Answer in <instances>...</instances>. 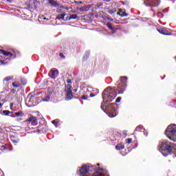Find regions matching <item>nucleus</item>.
Masks as SVG:
<instances>
[{"label": "nucleus", "mask_w": 176, "mask_h": 176, "mask_svg": "<svg viewBox=\"0 0 176 176\" xmlns=\"http://www.w3.org/2000/svg\"><path fill=\"white\" fill-rule=\"evenodd\" d=\"M90 8H91V6L87 5V6H83L80 8H77L76 10L78 12V13L82 14L86 12H89V10H90Z\"/></svg>", "instance_id": "9d476101"}, {"label": "nucleus", "mask_w": 176, "mask_h": 176, "mask_svg": "<svg viewBox=\"0 0 176 176\" xmlns=\"http://www.w3.org/2000/svg\"><path fill=\"white\" fill-rule=\"evenodd\" d=\"M8 2H10V1H12V0H7Z\"/></svg>", "instance_id": "a18cd8bd"}, {"label": "nucleus", "mask_w": 176, "mask_h": 176, "mask_svg": "<svg viewBox=\"0 0 176 176\" xmlns=\"http://www.w3.org/2000/svg\"><path fill=\"white\" fill-rule=\"evenodd\" d=\"M74 3H76V5H80V3H82V2L74 1Z\"/></svg>", "instance_id": "f704fd0d"}, {"label": "nucleus", "mask_w": 176, "mask_h": 176, "mask_svg": "<svg viewBox=\"0 0 176 176\" xmlns=\"http://www.w3.org/2000/svg\"><path fill=\"white\" fill-rule=\"evenodd\" d=\"M12 94H16V89H12Z\"/></svg>", "instance_id": "58836bf2"}, {"label": "nucleus", "mask_w": 176, "mask_h": 176, "mask_svg": "<svg viewBox=\"0 0 176 176\" xmlns=\"http://www.w3.org/2000/svg\"><path fill=\"white\" fill-rule=\"evenodd\" d=\"M0 63H1V64H2V65H8V64H9L8 62H6L5 60H2L1 59H0Z\"/></svg>", "instance_id": "c756f323"}, {"label": "nucleus", "mask_w": 176, "mask_h": 176, "mask_svg": "<svg viewBox=\"0 0 176 176\" xmlns=\"http://www.w3.org/2000/svg\"><path fill=\"white\" fill-rule=\"evenodd\" d=\"M173 154H174L173 157H175V153H173Z\"/></svg>", "instance_id": "49530a36"}, {"label": "nucleus", "mask_w": 176, "mask_h": 176, "mask_svg": "<svg viewBox=\"0 0 176 176\" xmlns=\"http://www.w3.org/2000/svg\"><path fill=\"white\" fill-rule=\"evenodd\" d=\"M157 30L160 34H162V35H170V32H168L164 28H157Z\"/></svg>", "instance_id": "4468645a"}, {"label": "nucleus", "mask_w": 176, "mask_h": 176, "mask_svg": "<svg viewBox=\"0 0 176 176\" xmlns=\"http://www.w3.org/2000/svg\"><path fill=\"white\" fill-rule=\"evenodd\" d=\"M102 96L104 104L112 102V101L115 100V98H116L118 96V92H116V87H108L104 90Z\"/></svg>", "instance_id": "f03ea898"}, {"label": "nucleus", "mask_w": 176, "mask_h": 176, "mask_svg": "<svg viewBox=\"0 0 176 176\" xmlns=\"http://www.w3.org/2000/svg\"><path fill=\"white\" fill-rule=\"evenodd\" d=\"M107 27L108 28L109 30H111V31H113V32H116V28H115L113 27V25H112V23H107Z\"/></svg>", "instance_id": "6ab92c4d"}, {"label": "nucleus", "mask_w": 176, "mask_h": 176, "mask_svg": "<svg viewBox=\"0 0 176 176\" xmlns=\"http://www.w3.org/2000/svg\"><path fill=\"white\" fill-rule=\"evenodd\" d=\"M74 91H76V89H75Z\"/></svg>", "instance_id": "603ef678"}, {"label": "nucleus", "mask_w": 176, "mask_h": 176, "mask_svg": "<svg viewBox=\"0 0 176 176\" xmlns=\"http://www.w3.org/2000/svg\"><path fill=\"white\" fill-rule=\"evenodd\" d=\"M87 98H89V96L87 95H82L81 96V100H87Z\"/></svg>", "instance_id": "2f4dec72"}, {"label": "nucleus", "mask_w": 176, "mask_h": 176, "mask_svg": "<svg viewBox=\"0 0 176 176\" xmlns=\"http://www.w3.org/2000/svg\"><path fill=\"white\" fill-rule=\"evenodd\" d=\"M68 20H76V19H78V14H70L69 16L67 15Z\"/></svg>", "instance_id": "412c9836"}, {"label": "nucleus", "mask_w": 176, "mask_h": 176, "mask_svg": "<svg viewBox=\"0 0 176 176\" xmlns=\"http://www.w3.org/2000/svg\"><path fill=\"white\" fill-rule=\"evenodd\" d=\"M49 4L52 5V6H54V8H57L58 6H60L58 3L54 0H50L49 1Z\"/></svg>", "instance_id": "a211bd4d"}, {"label": "nucleus", "mask_w": 176, "mask_h": 176, "mask_svg": "<svg viewBox=\"0 0 176 176\" xmlns=\"http://www.w3.org/2000/svg\"><path fill=\"white\" fill-rule=\"evenodd\" d=\"M70 137H72V135H70Z\"/></svg>", "instance_id": "8fccbe9b"}, {"label": "nucleus", "mask_w": 176, "mask_h": 176, "mask_svg": "<svg viewBox=\"0 0 176 176\" xmlns=\"http://www.w3.org/2000/svg\"><path fill=\"white\" fill-rule=\"evenodd\" d=\"M67 83H68V85H70L69 83H72L71 79H67Z\"/></svg>", "instance_id": "4c0bfd02"}, {"label": "nucleus", "mask_w": 176, "mask_h": 176, "mask_svg": "<svg viewBox=\"0 0 176 176\" xmlns=\"http://www.w3.org/2000/svg\"><path fill=\"white\" fill-rule=\"evenodd\" d=\"M13 79V76H7L4 78L6 82H9V80H12Z\"/></svg>", "instance_id": "bb28decb"}, {"label": "nucleus", "mask_w": 176, "mask_h": 176, "mask_svg": "<svg viewBox=\"0 0 176 176\" xmlns=\"http://www.w3.org/2000/svg\"><path fill=\"white\" fill-rule=\"evenodd\" d=\"M110 21H113V19H110Z\"/></svg>", "instance_id": "79ce46f5"}, {"label": "nucleus", "mask_w": 176, "mask_h": 176, "mask_svg": "<svg viewBox=\"0 0 176 176\" xmlns=\"http://www.w3.org/2000/svg\"><path fill=\"white\" fill-rule=\"evenodd\" d=\"M116 116V114H109L110 118H115Z\"/></svg>", "instance_id": "e433bc0d"}, {"label": "nucleus", "mask_w": 176, "mask_h": 176, "mask_svg": "<svg viewBox=\"0 0 176 176\" xmlns=\"http://www.w3.org/2000/svg\"><path fill=\"white\" fill-rule=\"evenodd\" d=\"M10 113V111L9 110H4L3 111L2 115H4L5 116H8V115Z\"/></svg>", "instance_id": "393cba45"}, {"label": "nucleus", "mask_w": 176, "mask_h": 176, "mask_svg": "<svg viewBox=\"0 0 176 176\" xmlns=\"http://www.w3.org/2000/svg\"><path fill=\"white\" fill-rule=\"evenodd\" d=\"M99 6H102V4H100Z\"/></svg>", "instance_id": "de8ad7c7"}, {"label": "nucleus", "mask_w": 176, "mask_h": 176, "mask_svg": "<svg viewBox=\"0 0 176 176\" xmlns=\"http://www.w3.org/2000/svg\"><path fill=\"white\" fill-rule=\"evenodd\" d=\"M6 149H7L6 144L0 142V150L6 151Z\"/></svg>", "instance_id": "5701e85b"}, {"label": "nucleus", "mask_w": 176, "mask_h": 176, "mask_svg": "<svg viewBox=\"0 0 176 176\" xmlns=\"http://www.w3.org/2000/svg\"><path fill=\"white\" fill-rule=\"evenodd\" d=\"M58 70L57 69H52L50 72L48 73V75L50 78H52V79H56L57 76H58Z\"/></svg>", "instance_id": "9b49d317"}, {"label": "nucleus", "mask_w": 176, "mask_h": 176, "mask_svg": "<svg viewBox=\"0 0 176 176\" xmlns=\"http://www.w3.org/2000/svg\"><path fill=\"white\" fill-rule=\"evenodd\" d=\"M89 97H91H91H96V94L91 93V94H89Z\"/></svg>", "instance_id": "c9c22d12"}, {"label": "nucleus", "mask_w": 176, "mask_h": 176, "mask_svg": "<svg viewBox=\"0 0 176 176\" xmlns=\"http://www.w3.org/2000/svg\"><path fill=\"white\" fill-rule=\"evenodd\" d=\"M45 132H46V125H45V126L43 127L41 129H38L37 130V133H45Z\"/></svg>", "instance_id": "b1692460"}, {"label": "nucleus", "mask_w": 176, "mask_h": 176, "mask_svg": "<svg viewBox=\"0 0 176 176\" xmlns=\"http://www.w3.org/2000/svg\"><path fill=\"white\" fill-rule=\"evenodd\" d=\"M21 83L23 86L27 85V80L24 78H21Z\"/></svg>", "instance_id": "cd10ccee"}, {"label": "nucleus", "mask_w": 176, "mask_h": 176, "mask_svg": "<svg viewBox=\"0 0 176 176\" xmlns=\"http://www.w3.org/2000/svg\"><path fill=\"white\" fill-rule=\"evenodd\" d=\"M0 53H1V54H3V56H6V57H13L14 56V58H16V55H14L12 52H7L5 50H0Z\"/></svg>", "instance_id": "ddd939ff"}, {"label": "nucleus", "mask_w": 176, "mask_h": 176, "mask_svg": "<svg viewBox=\"0 0 176 176\" xmlns=\"http://www.w3.org/2000/svg\"><path fill=\"white\" fill-rule=\"evenodd\" d=\"M98 166H100V164H98Z\"/></svg>", "instance_id": "3c124183"}, {"label": "nucleus", "mask_w": 176, "mask_h": 176, "mask_svg": "<svg viewBox=\"0 0 176 176\" xmlns=\"http://www.w3.org/2000/svg\"><path fill=\"white\" fill-rule=\"evenodd\" d=\"M66 16V14L65 12H62V14H59L57 15L56 16V19L58 20H64V18Z\"/></svg>", "instance_id": "aec40b11"}, {"label": "nucleus", "mask_w": 176, "mask_h": 176, "mask_svg": "<svg viewBox=\"0 0 176 176\" xmlns=\"http://www.w3.org/2000/svg\"><path fill=\"white\" fill-rule=\"evenodd\" d=\"M165 134L170 141L176 142V125L171 124L168 126L165 131Z\"/></svg>", "instance_id": "20e7f679"}, {"label": "nucleus", "mask_w": 176, "mask_h": 176, "mask_svg": "<svg viewBox=\"0 0 176 176\" xmlns=\"http://www.w3.org/2000/svg\"><path fill=\"white\" fill-rule=\"evenodd\" d=\"M59 56L60 57V58H63V60H65V56L64 55L63 53H60Z\"/></svg>", "instance_id": "72a5a7b5"}, {"label": "nucleus", "mask_w": 176, "mask_h": 176, "mask_svg": "<svg viewBox=\"0 0 176 176\" xmlns=\"http://www.w3.org/2000/svg\"><path fill=\"white\" fill-rule=\"evenodd\" d=\"M116 149L117 151H121V149H124V145L118 144L116 146Z\"/></svg>", "instance_id": "4be33fe9"}, {"label": "nucleus", "mask_w": 176, "mask_h": 176, "mask_svg": "<svg viewBox=\"0 0 176 176\" xmlns=\"http://www.w3.org/2000/svg\"><path fill=\"white\" fill-rule=\"evenodd\" d=\"M127 89V85L118 84V94H123Z\"/></svg>", "instance_id": "f8f14e48"}, {"label": "nucleus", "mask_w": 176, "mask_h": 176, "mask_svg": "<svg viewBox=\"0 0 176 176\" xmlns=\"http://www.w3.org/2000/svg\"><path fill=\"white\" fill-rule=\"evenodd\" d=\"M127 76H121L118 85H127Z\"/></svg>", "instance_id": "2eb2a0df"}, {"label": "nucleus", "mask_w": 176, "mask_h": 176, "mask_svg": "<svg viewBox=\"0 0 176 176\" xmlns=\"http://www.w3.org/2000/svg\"><path fill=\"white\" fill-rule=\"evenodd\" d=\"M117 14H118V16H120V17H127V16H129V14H127V12L122 9H119V11Z\"/></svg>", "instance_id": "dca6fc26"}, {"label": "nucleus", "mask_w": 176, "mask_h": 176, "mask_svg": "<svg viewBox=\"0 0 176 176\" xmlns=\"http://www.w3.org/2000/svg\"><path fill=\"white\" fill-rule=\"evenodd\" d=\"M10 140L11 142L14 144V145H19V144L21 141V140L20 139V136L16 133H13L10 135Z\"/></svg>", "instance_id": "39448f33"}, {"label": "nucleus", "mask_w": 176, "mask_h": 176, "mask_svg": "<svg viewBox=\"0 0 176 176\" xmlns=\"http://www.w3.org/2000/svg\"><path fill=\"white\" fill-rule=\"evenodd\" d=\"M73 98L74 95H72V86H71V85H67L65 100L66 101H69V100H72Z\"/></svg>", "instance_id": "0eeeda50"}, {"label": "nucleus", "mask_w": 176, "mask_h": 176, "mask_svg": "<svg viewBox=\"0 0 176 176\" xmlns=\"http://www.w3.org/2000/svg\"><path fill=\"white\" fill-rule=\"evenodd\" d=\"M89 57H90V52L87 51L85 53V55L82 57V61H87V60L89 59Z\"/></svg>", "instance_id": "f3484780"}, {"label": "nucleus", "mask_w": 176, "mask_h": 176, "mask_svg": "<svg viewBox=\"0 0 176 176\" xmlns=\"http://www.w3.org/2000/svg\"><path fill=\"white\" fill-rule=\"evenodd\" d=\"M52 124H54V126H57L58 124V121L57 120H54L52 121Z\"/></svg>", "instance_id": "473e14b6"}, {"label": "nucleus", "mask_w": 176, "mask_h": 176, "mask_svg": "<svg viewBox=\"0 0 176 176\" xmlns=\"http://www.w3.org/2000/svg\"><path fill=\"white\" fill-rule=\"evenodd\" d=\"M26 122L30 124H32V126H36L38 124V119H36V117L34 116H30L28 120H26Z\"/></svg>", "instance_id": "1a4fd4ad"}, {"label": "nucleus", "mask_w": 176, "mask_h": 176, "mask_svg": "<svg viewBox=\"0 0 176 176\" xmlns=\"http://www.w3.org/2000/svg\"><path fill=\"white\" fill-rule=\"evenodd\" d=\"M144 3L146 6L156 8L160 5V0H144Z\"/></svg>", "instance_id": "423d86ee"}, {"label": "nucleus", "mask_w": 176, "mask_h": 176, "mask_svg": "<svg viewBox=\"0 0 176 176\" xmlns=\"http://www.w3.org/2000/svg\"><path fill=\"white\" fill-rule=\"evenodd\" d=\"M106 2H109V0H106Z\"/></svg>", "instance_id": "37998d69"}, {"label": "nucleus", "mask_w": 176, "mask_h": 176, "mask_svg": "<svg viewBox=\"0 0 176 176\" xmlns=\"http://www.w3.org/2000/svg\"><path fill=\"white\" fill-rule=\"evenodd\" d=\"M126 144H131L133 142V139L132 138H128L126 140Z\"/></svg>", "instance_id": "7c9ffc66"}, {"label": "nucleus", "mask_w": 176, "mask_h": 176, "mask_svg": "<svg viewBox=\"0 0 176 176\" xmlns=\"http://www.w3.org/2000/svg\"><path fill=\"white\" fill-rule=\"evenodd\" d=\"M6 60H10V58H6Z\"/></svg>", "instance_id": "c03bdc74"}, {"label": "nucleus", "mask_w": 176, "mask_h": 176, "mask_svg": "<svg viewBox=\"0 0 176 176\" xmlns=\"http://www.w3.org/2000/svg\"><path fill=\"white\" fill-rule=\"evenodd\" d=\"M100 108H101V109H102V111H105V109H104V105L102 104Z\"/></svg>", "instance_id": "ea45409f"}, {"label": "nucleus", "mask_w": 176, "mask_h": 176, "mask_svg": "<svg viewBox=\"0 0 176 176\" xmlns=\"http://www.w3.org/2000/svg\"><path fill=\"white\" fill-rule=\"evenodd\" d=\"M80 176H109L108 171L95 165H82L79 170Z\"/></svg>", "instance_id": "f257e3e1"}, {"label": "nucleus", "mask_w": 176, "mask_h": 176, "mask_svg": "<svg viewBox=\"0 0 176 176\" xmlns=\"http://www.w3.org/2000/svg\"><path fill=\"white\" fill-rule=\"evenodd\" d=\"M158 149L165 157L168 156V155H171V153H175V157H176V148L171 146L164 141L159 142Z\"/></svg>", "instance_id": "7ed1b4c3"}, {"label": "nucleus", "mask_w": 176, "mask_h": 176, "mask_svg": "<svg viewBox=\"0 0 176 176\" xmlns=\"http://www.w3.org/2000/svg\"><path fill=\"white\" fill-rule=\"evenodd\" d=\"M15 116H16V117H19V116L22 117L23 116V112L22 111L16 112L15 113Z\"/></svg>", "instance_id": "c85d7f7f"}, {"label": "nucleus", "mask_w": 176, "mask_h": 176, "mask_svg": "<svg viewBox=\"0 0 176 176\" xmlns=\"http://www.w3.org/2000/svg\"><path fill=\"white\" fill-rule=\"evenodd\" d=\"M122 101V97H118L116 100V103H110L107 105V108H109L111 109V111H113L115 112L116 109H115V107H116V104Z\"/></svg>", "instance_id": "6e6552de"}, {"label": "nucleus", "mask_w": 176, "mask_h": 176, "mask_svg": "<svg viewBox=\"0 0 176 176\" xmlns=\"http://www.w3.org/2000/svg\"><path fill=\"white\" fill-rule=\"evenodd\" d=\"M2 103H0V109L2 108Z\"/></svg>", "instance_id": "a19ab883"}, {"label": "nucleus", "mask_w": 176, "mask_h": 176, "mask_svg": "<svg viewBox=\"0 0 176 176\" xmlns=\"http://www.w3.org/2000/svg\"><path fill=\"white\" fill-rule=\"evenodd\" d=\"M13 87H20L21 86V83L19 82H12Z\"/></svg>", "instance_id": "a878e982"}, {"label": "nucleus", "mask_w": 176, "mask_h": 176, "mask_svg": "<svg viewBox=\"0 0 176 176\" xmlns=\"http://www.w3.org/2000/svg\"><path fill=\"white\" fill-rule=\"evenodd\" d=\"M111 13H113V12L111 11Z\"/></svg>", "instance_id": "09e8293b"}]
</instances>
